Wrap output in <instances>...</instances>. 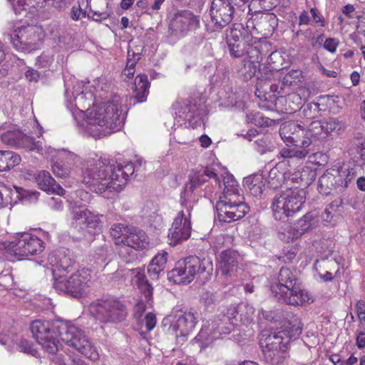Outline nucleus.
Segmentation results:
<instances>
[{"instance_id": "37", "label": "nucleus", "mask_w": 365, "mask_h": 365, "mask_svg": "<svg viewBox=\"0 0 365 365\" xmlns=\"http://www.w3.org/2000/svg\"><path fill=\"white\" fill-rule=\"evenodd\" d=\"M21 157L12 151L0 150V172H4L13 168L19 165Z\"/></svg>"}, {"instance_id": "24", "label": "nucleus", "mask_w": 365, "mask_h": 365, "mask_svg": "<svg viewBox=\"0 0 365 365\" xmlns=\"http://www.w3.org/2000/svg\"><path fill=\"white\" fill-rule=\"evenodd\" d=\"M48 261L53 267V275L54 279L61 277V276H66L68 274L73 267L74 261L64 253H53L49 255Z\"/></svg>"}, {"instance_id": "14", "label": "nucleus", "mask_w": 365, "mask_h": 365, "mask_svg": "<svg viewBox=\"0 0 365 365\" xmlns=\"http://www.w3.org/2000/svg\"><path fill=\"white\" fill-rule=\"evenodd\" d=\"M10 244L14 255L19 257L36 255L44 250L43 242L28 232L16 233Z\"/></svg>"}, {"instance_id": "31", "label": "nucleus", "mask_w": 365, "mask_h": 365, "mask_svg": "<svg viewBox=\"0 0 365 365\" xmlns=\"http://www.w3.org/2000/svg\"><path fill=\"white\" fill-rule=\"evenodd\" d=\"M168 252H162L156 255L148 266V273L151 279H158L163 272L167 261Z\"/></svg>"}, {"instance_id": "46", "label": "nucleus", "mask_w": 365, "mask_h": 365, "mask_svg": "<svg viewBox=\"0 0 365 365\" xmlns=\"http://www.w3.org/2000/svg\"><path fill=\"white\" fill-rule=\"evenodd\" d=\"M285 173L279 170L277 167L272 168L269 173L267 182L273 189H277L285 184Z\"/></svg>"}, {"instance_id": "4", "label": "nucleus", "mask_w": 365, "mask_h": 365, "mask_svg": "<svg viewBox=\"0 0 365 365\" xmlns=\"http://www.w3.org/2000/svg\"><path fill=\"white\" fill-rule=\"evenodd\" d=\"M225 186L216 204L217 217L220 222H231L242 218L249 211L238 182L227 172L222 175Z\"/></svg>"}, {"instance_id": "28", "label": "nucleus", "mask_w": 365, "mask_h": 365, "mask_svg": "<svg viewBox=\"0 0 365 365\" xmlns=\"http://www.w3.org/2000/svg\"><path fill=\"white\" fill-rule=\"evenodd\" d=\"M220 336L212 322L207 321L203 324L193 341L200 344L202 349H205L210 346Z\"/></svg>"}, {"instance_id": "3", "label": "nucleus", "mask_w": 365, "mask_h": 365, "mask_svg": "<svg viewBox=\"0 0 365 365\" xmlns=\"http://www.w3.org/2000/svg\"><path fill=\"white\" fill-rule=\"evenodd\" d=\"M86 119L78 125L86 134L95 138L120 130L125 120L121 98L114 95L111 98L93 104L88 108Z\"/></svg>"}, {"instance_id": "23", "label": "nucleus", "mask_w": 365, "mask_h": 365, "mask_svg": "<svg viewBox=\"0 0 365 365\" xmlns=\"http://www.w3.org/2000/svg\"><path fill=\"white\" fill-rule=\"evenodd\" d=\"M236 312L235 307H230L226 313L219 314L211 321L220 335L230 334L239 324Z\"/></svg>"}, {"instance_id": "51", "label": "nucleus", "mask_w": 365, "mask_h": 365, "mask_svg": "<svg viewBox=\"0 0 365 365\" xmlns=\"http://www.w3.org/2000/svg\"><path fill=\"white\" fill-rule=\"evenodd\" d=\"M243 32L248 34L247 31H245L241 25H237V27L231 29L226 34L227 44L230 43L245 41V38H247V34L243 36Z\"/></svg>"}, {"instance_id": "40", "label": "nucleus", "mask_w": 365, "mask_h": 365, "mask_svg": "<svg viewBox=\"0 0 365 365\" xmlns=\"http://www.w3.org/2000/svg\"><path fill=\"white\" fill-rule=\"evenodd\" d=\"M250 41H252V36L247 34V38H245V41L228 43L227 46L230 55L235 58L242 57L245 53L247 45Z\"/></svg>"}, {"instance_id": "42", "label": "nucleus", "mask_w": 365, "mask_h": 365, "mask_svg": "<svg viewBox=\"0 0 365 365\" xmlns=\"http://www.w3.org/2000/svg\"><path fill=\"white\" fill-rule=\"evenodd\" d=\"M190 237V230H169L168 244L175 246L187 240Z\"/></svg>"}, {"instance_id": "36", "label": "nucleus", "mask_w": 365, "mask_h": 365, "mask_svg": "<svg viewBox=\"0 0 365 365\" xmlns=\"http://www.w3.org/2000/svg\"><path fill=\"white\" fill-rule=\"evenodd\" d=\"M264 359L271 365H284L287 358V350L284 349H262Z\"/></svg>"}, {"instance_id": "52", "label": "nucleus", "mask_w": 365, "mask_h": 365, "mask_svg": "<svg viewBox=\"0 0 365 365\" xmlns=\"http://www.w3.org/2000/svg\"><path fill=\"white\" fill-rule=\"evenodd\" d=\"M52 170L56 177L66 178L70 175L72 168L70 165H66L63 160L55 162L52 159Z\"/></svg>"}, {"instance_id": "26", "label": "nucleus", "mask_w": 365, "mask_h": 365, "mask_svg": "<svg viewBox=\"0 0 365 365\" xmlns=\"http://www.w3.org/2000/svg\"><path fill=\"white\" fill-rule=\"evenodd\" d=\"M301 101L300 96L296 93L289 95L286 100L292 112H295L302 108V113L305 118L312 119L317 116L319 110V104L318 103H309L304 106H301Z\"/></svg>"}, {"instance_id": "17", "label": "nucleus", "mask_w": 365, "mask_h": 365, "mask_svg": "<svg viewBox=\"0 0 365 365\" xmlns=\"http://www.w3.org/2000/svg\"><path fill=\"white\" fill-rule=\"evenodd\" d=\"M36 29L35 26L30 25L16 29L10 36L11 42L14 48L24 52L36 49L40 43V37Z\"/></svg>"}, {"instance_id": "33", "label": "nucleus", "mask_w": 365, "mask_h": 365, "mask_svg": "<svg viewBox=\"0 0 365 365\" xmlns=\"http://www.w3.org/2000/svg\"><path fill=\"white\" fill-rule=\"evenodd\" d=\"M266 182L265 178L259 173L249 176L244 181L250 193L255 197H260L262 195Z\"/></svg>"}, {"instance_id": "39", "label": "nucleus", "mask_w": 365, "mask_h": 365, "mask_svg": "<svg viewBox=\"0 0 365 365\" xmlns=\"http://www.w3.org/2000/svg\"><path fill=\"white\" fill-rule=\"evenodd\" d=\"M142 217L148 222H158L161 217L157 214L158 212V205L153 201L146 202L142 208Z\"/></svg>"}, {"instance_id": "35", "label": "nucleus", "mask_w": 365, "mask_h": 365, "mask_svg": "<svg viewBox=\"0 0 365 365\" xmlns=\"http://www.w3.org/2000/svg\"><path fill=\"white\" fill-rule=\"evenodd\" d=\"M135 98L138 103L145 102L149 93L150 83L146 75H139L135 79Z\"/></svg>"}, {"instance_id": "21", "label": "nucleus", "mask_w": 365, "mask_h": 365, "mask_svg": "<svg viewBox=\"0 0 365 365\" xmlns=\"http://www.w3.org/2000/svg\"><path fill=\"white\" fill-rule=\"evenodd\" d=\"M177 117L175 121L180 125L195 128L199 123L200 119V113L199 108L194 100L185 99L178 103V107L176 108Z\"/></svg>"}, {"instance_id": "45", "label": "nucleus", "mask_w": 365, "mask_h": 365, "mask_svg": "<svg viewBox=\"0 0 365 365\" xmlns=\"http://www.w3.org/2000/svg\"><path fill=\"white\" fill-rule=\"evenodd\" d=\"M36 182L42 190L49 192L51 189H55L56 181L47 171L43 170L38 173Z\"/></svg>"}, {"instance_id": "34", "label": "nucleus", "mask_w": 365, "mask_h": 365, "mask_svg": "<svg viewBox=\"0 0 365 365\" xmlns=\"http://www.w3.org/2000/svg\"><path fill=\"white\" fill-rule=\"evenodd\" d=\"M53 153H56L59 159L63 160L66 165H70L72 169L82 163L80 157L74 153L67 151L66 150L56 151L54 148H52L50 146L46 148V151L45 153H43V155L48 154V155H51L53 157Z\"/></svg>"}, {"instance_id": "38", "label": "nucleus", "mask_w": 365, "mask_h": 365, "mask_svg": "<svg viewBox=\"0 0 365 365\" xmlns=\"http://www.w3.org/2000/svg\"><path fill=\"white\" fill-rule=\"evenodd\" d=\"M118 250V255L125 263H133L138 260V249L127 244H121Z\"/></svg>"}, {"instance_id": "64", "label": "nucleus", "mask_w": 365, "mask_h": 365, "mask_svg": "<svg viewBox=\"0 0 365 365\" xmlns=\"http://www.w3.org/2000/svg\"><path fill=\"white\" fill-rule=\"evenodd\" d=\"M36 0H17L16 5L14 6L16 13H20L21 10H27L31 7H35Z\"/></svg>"}, {"instance_id": "54", "label": "nucleus", "mask_w": 365, "mask_h": 365, "mask_svg": "<svg viewBox=\"0 0 365 365\" xmlns=\"http://www.w3.org/2000/svg\"><path fill=\"white\" fill-rule=\"evenodd\" d=\"M303 234L304 232H299V230H282L279 232L278 237L282 241L289 242L290 240L299 238Z\"/></svg>"}, {"instance_id": "56", "label": "nucleus", "mask_w": 365, "mask_h": 365, "mask_svg": "<svg viewBox=\"0 0 365 365\" xmlns=\"http://www.w3.org/2000/svg\"><path fill=\"white\" fill-rule=\"evenodd\" d=\"M297 249L294 247H286L282 250L278 256V259L284 263L292 262L297 255Z\"/></svg>"}, {"instance_id": "48", "label": "nucleus", "mask_w": 365, "mask_h": 365, "mask_svg": "<svg viewBox=\"0 0 365 365\" xmlns=\"http://www.w3.org/2000/svg\"><path fill=\"white\" fill-rule=\"evenodd\" d=\"M259 67V63L245 58L243 61V67L241 68V72L245 76V78L248 79L253 77L257 72L259 71V78L260 76V72H263L260 70Z\"/></svg>"}, {"instance_id": "58", "label": "nucleus", "mask_w": 365, "mask_h": 365, "mask_svg": "<svg viewBox=\"0 0 365 365\" xmlns=\"http://www.w3.org/2000/svg\"><path fill=\"white\" fill-rule=\"evenodd\" d=\"M324 127V134L327 135L336 130L341 128L340 122L335 118H329L326 120L322 121Z\"/></svg>"}, {"instance_id": "20", "label": "nucleus", "mask_w": 365, "mask_h": 365, "mask_svg": "<svg viewBox=\"0 0 365 365\" xmlns=\"http://www.w3.org/2000/svg\"><path fill=\"white\" fill-rule=\"evenodd\" d=\"M1 139L6 145L43 154V148L41 141H36L34 138L22 133L18 130H7L3 133Z\"/></svg>"}, {"instance_id": "30", "label": "nucleus", "mask_w": 365, "mask_h": 365, "mask_svg": "<svg viewBox=\"0 0 365 365\" xmlns=\"http://www.w3.org/2000/svg\"><path fill=\"white\" fill-rule=\"evenodd\" d=\"M287 320L283 324L284 329L281 331L285 332V336L292 339H297L302 334L303 324L300 319L293 313L286 314Z\"/></svg>"}, {"instance_id": "15", "label": "nucleus", "mask_w": 365, "mask_h": 365, "mask_svg": "<svg viewBox=\"0 0 365 365\" xmlns=\"http://www.w3.org/2000/svg\"><path fill=\"white\" fill-rule=\"evenodd\" d=\"M267 63L270 68L264 72H260V76L257 78V94L259 97L262 92L265 91L267 93V88L265 86L272 91H276V88L274 89V83L273 81L278 72L286 67L284 66L285 63L284 58L279 51L271 53L267 58Z\"/></svg>"}, {"instance_id": "16", "label": "nucleus", "mask_w": 365, "mask_h": 365, "mask_svg": "<svg viewBox=\"0 0 365 365\" xmlns=\"http://www.w3.org/2000/svg\"><path fill=\"white\" fill-rule=\"evenodd\" d=\"M197 313L192 311L170 316L169 332L174 334L178 342L183 343L193 331L197 322Z\"/></svg>"}, {"instance_id": "63", "label": "nucleus", "mask_w": 365, "mask_h": 365, "mask_svg": "<svg viewBox=\"0 0 365 365\" xmlns=\"http://www.w3.org/2000/svg\"><path fill=\"white\" fill-rule=\"evenodd\" d=\"M201 301L207 308H209L216 304L217 297L215 293L206 292L202 294Z\"/></svg>"}, {"instance_id": "49", "label": "nucleus", "mask_w": 365, "mask_h": 365, "mask_svg": "<svg viewBox=\"0 0 365 365\" xmlns=\"http://www.w3.org/2000/svg\"><path fill=\"white\" fill-rule=\"evenodd\" d=\"M282 157L287 158H297L302 160L305 158L309 154V150L305 148L296 147L283 148L280 151Z\"/></svg>"}, {"instance_id": "1", "label": "nucleus", "mask_w": 365, "mask_h": 365, "mask_svg": "<svg viewBox=\"0 0 365 365\" xmlns=\"http://www.w3.org/2000/svg\"><path fill=\"white\" fill-rule=\"evenodd\" d=\"M86 163L82 182L98 194L119 191L135 171L131 162L115 160L106 154L91 155Z\"/></svg>"}, {"instance_id": "11", "label": "nucleus", "mask_w": 365, "mask_h": 365, "mask_svg": "<svg viewBox=\"0 0 365 365\" xmlns=\"http://www.w3.org/2000/svg\"><path fill=\"white\" fill-rule=\"evenodd\" d=\"M208 178H214L215 182L221 185L217 173L210 168H205L202 172H196L190 175V180L185 184L180 195V204L186 210L192 211L198 200L195 189L204 184Z\"/></svg>"}, {"instance_id": "44", "label": "nucleus", "mask_w": 365, "mask_h": 365, "mask_svg": "<svg viewBox=\"0 0 365 365\" xmlns=\"http://www.w3.org/2000/svg\"><path fill=\"white\" fill-rule=\"evenodd\" d=\"M136 282L138 288L143 293L147 304H150L153 297V287L149 284L148 279L144 274L138 273L136 275Z\"/></svg>"}, {"instance_id": "61", "label": "nucleus", "mask_w": 365, "mask_h": 365, "mask_svg": "<svg viewBox=\"0 0 365 365\" xmlns=\"http://www.w3.org/2000/svg\"><path fill=\"white\" fill-rule=\"evenodd\" d=\"M53 61V55L48 53H43L36 58V65L41 68H49L51 66Z\"/></svg>"}, {"instance_id": "53", "label": "nucleus", "mask_w": 365, "mask_h": 365, "mask_svg": "<svg viewBox=\"0 0 365 365\" xmlns=\"http://www.w3.org/2000/svg\"><path fill=\"white\" fill-rule=\"evenodd\" d=\"M322 126V121H314L310 123L307 129L310 140L322 137V134L324 133Z\"/></svg>"}, {"instance_id": "9", "label": "nucleus", "mask_w": 365, "mask_h": 365, "mask_svg": "<svg viewBox=\"0 0 365 365\" xmlns=\"http://www.w3.org/2000/svg\"><path fill=\"white\" fill-rule=\"evenodd\" d=\"M91 275L88 269H82L72 273L69 277L56 278L53 288L59 292L78 297L83 295L91 283Z\"/></svg>"}, {"instance_id": "13", "label": "nucleus", "mask_w": 365, "mask_h": 365, "mask_svg": "<svg viewBox=\"0 0 365 365\" xmlns=\"http://www.w3.org/2000/svg\"><path fill=\"white\" fill-rule=\"evenodd\" d=\"M96 318L103 323H118L126 318L125 306L118 299L106 298L98 300L96 306Z\"/></svg>"}, {"instance_id": "43", "label": "nucleus", "mask_w": 365, "mask_h": 365, "mask_svg": "<svg viewBox=\"0 0 365 365\" xmlns=\"http://www.w3.org/2000/svg\"><path fill=\"white\" fill-rule=\"evenodd\" d=\"M246 121L259 127L270 126L273 123V120L272 119L264 116V115L260 112L255 111H252L247 114Z\"/></svg>"}, {"instance_id": "50", "label": "nucleus", "mask_w": 365, "mask_h": 365, "mask_svg": "<svg viewBox=\"0 0 365 365\" xmlns=\"http://www.w3.org/2000/svg\"><path fill=\"white\" fill-rule=\"evenodd\" d=\"M257 41V38H252V41H250L249 43H247L245 53L247 56L245 58L260 63L262 60V57L259 46L255 45Z\"/></svg>"}, {"instance_id": "5", "label": "nucleus", "mask_w": 365, "mask_h": 365, "mask_svg": "<svg viewBox=\"0 0 365 365\" xmlns=\"http://www.w3.org/2000/svg\"><path fill=\"white\" fill-rule=\"evenodd\" d=\"M271 291L277 301L288 305L302 306L311 300L296 273L287 267L280 269L277 282L271 285Z\"/></svg>"}, {"instance_id": "41", "label": "nucleus", "mask_w": 365, "mask_h": 365, "mask_svg": "<svg viewBox=\"0 0 365 365\" xmlns=\"http://www.w3.org/2000/svg\"><path fill=\"white\" fill-rule=\"evenodd\" d=\"M237 312L236 316L239 322L242 324H249L253 320L255 309L249 304H240L235 307Z\"/></svg>"}, {"instance_id": "7", "label": "nucleus", "mask_w": 365, "mask_h": 365, "mask_svg": "<svg viewBox=\"0 0 365 365\" xmlns=\"http://www.w3.org/2000/svg\"><path fill=\"white\" fill-rule=\"evenodd\" d=\"M306 200V192L298 187L287 188L273 198L272 209L277 220H284L299 212Z\"/></svg>"}, {"instance_id": "18", "label": "nucleus", "mask_w": 365, "mask_h": 365, "mask_svg": "<svg viewBox=\"0 0 365 365\" xmlns=\"http://www.w3.org/2000/svg\"><path fill=\"white\" fill-rule=\"evenodd\" d=\"M282 140L287 145L296 147L307 148L312 144L307 129L294 122H285L279 129Z\"/></svg>"}, {"instance_id": "19", "label": "nucleus", "mask_w": 365, "mask_h": 365, "mask_svg": "<svg viewBox=\"0 0 365 365\" xmlns=\"http://www.w3.org/2000/svg\"><path fill=\"white\" fill-rule=\"evenodd\" d=\"M115 245L127 244L135 249L148 247L149 239L143 230H110Z\"/></svg>"}, {"instance_id": "60", "label": "nucleus", "mask_w": 365, "mask_h": 365, "mask_svg": "<svg viewBox=\"0 0 365 365\" xmlns=\"http://www.w3.org/2000/svg\"><path fill=\"white\" fill-rule=\"evenodd\" d=\"M130 51L128 52V58L126 63V66L123 71V75L127 76L128 78L133 77L135 73V66L136 63L139 60V57L137 56L135 59L130 58Z\"/></svg>"}, {"instance_id": "32", "label": "nucleus", "mask_w": 365, "mask_h": 365, "mask_svg": "<svg viewBox=\"0 0 365 365\" xmlns=\"http://www.w3.org/2000/svg\"><path fill=\"white\" fill-rule=\"evenodd\" d=\"M285 185H290V182L299 183L304 182L306 185H309L316 178V172L309 167H304L301 172L293 173H285Z\"/></svg>"}, {"instance_id": "25", "label": "nucleus", "mask_w": 365, "mask_h": 365, "mask_svg": "<svg viewBox=\"0 0 365 365\" xmlns=\"http://www.w3.org/2000/svg\"><path fill=\"white\" fill-rule=\"evenodd\" d=\"M259 344L262 349H288L289 339L285 336V332L279 330L269 334L263 333Z\"/></svg>"}, {"instance_id": "62", "label": "nucleus", "mask_w": 365, "mask_h": 365, "mask_svg": "<svg viewBox=\"0 0 365 365\" xmlns=\"http://www.w3.org/2000/svg\"><path fill=\"white\" fill-rule=\"evenodd\" d=\"M256 150L260 154H264L267 151L270 150V142L267 138H262L255 140V143Z\"/></svg>"}, {"instance_id": "12", "label": "nucleus", "mask_w": 365, "mask_h": 365, "mask_svg": "<svg viewBox=\"0 0 365 365\" xmlns=\"http://www.w3.org/2000/svg\"><path fill=\"white\" fill-rule=\"evenodd\" d=\"M168 32L170 35L182 37L200 26L199 18L189 10H173L168 16Z\"/></svg>"}, {"instance_id": "47", "label": "nucleus", "mask_w": 365, "mask_h": 365, "mask_svg": "<svg viewBox=\"0 0 365 365\" xmlns=\"http://www.w3.org/2000/svg\"><path fill=\"white\" fill-rule=\"evenodd\" d=\"M191 211H180L174 218L172 228H192Z\"/></svg>"}, {"instance_id": "6", "label": "nucleus", "mask_w": 365, "mask_h": 365, "mask_svg": "<svg viewBox=\"0 0 365 365\" xmlns=\"http://www.w3.org/2000/svg\"><path fill=\"white\" fill-rule=\"evenodd\" d=\"M212 272V262L210 258L200 259L190 255L179 260L175 267L168 273V278L175 284H187L197 275L204 273L210 275Z\"/></svg>"}, {"instance_id": "22", "label": "nucleus", "mask_w": 365, "mask_h": 365, "mask_svg": "<svg viewBox=\"0 0 365 365\" xmlns=\"http://www.w3.org/2000/svg\"><path fill=\"white\" fill-rule=\"evenodd\" d=\"M210 13L215 29H221L232 21L234 7L231 5L230 0H213Z\"/></svg>"}, {"instance_id": "29", "label": "nucleus", "mask_w": 365, "mask_h": 365, "mask_svg": "<svg viewBox=\"0 0 365 365\" xmlns=\"http://www.w3.org/2000/svg\"><path fill=\"white\" fill-rule=\"evenodd\" d=\"M240 259V254L234 250L228 249L220 254V267L222 274L227 275L232 272L238 265Z\"/></svg>"}, {"instance_id": "59", "label": "nucleus", "mask_w": 365, "mask_h": 365, "mask_svg": "<svg viewBox=\"0 0 365 365\" xmlns=\"http://www.w3.org/2000/svg\"><path fill=\"white\" fill-rule=\"evenodd\" d=\"M14 284V278L9 269H4L0 273V286L9 288Z\"/></svg>"}, {"instance_id": "57", "label": "nucleus", "mask_w": 365, "mask_h": 365, "mask_svg": "<svg viewBox=\"0 0 365 365\" xmlns=\"http://www.w3.org/2000/svg\"><path fill=\"white\" fill-rule=\"evenodd\" d=\"M302 76V72L299 70H292L289 71L282 79L283 86H292L293 83L299 81Z\"/></svg>"}, {"instance_id": "10", "label": "nucleus", "mask_w": 365, "mask_h": 365, "mask_svg": "<svg viewBox=\"0 0 365 365\" xmlns=\"http://www.w3.org/2000/svg\"><path fill=\"white\" fill-rule=\"evenodd\" d=\"M356 175L354 168L333 167L327 169L319 179L320 192L325 195L336 188H345Z\"/></svg>"}, {"instance_id": "2", "label": "nucleus", "mask_w": 365, "mask_h": 365, "mask_svg": "<svg viewBox=\"0 0 365 365\" xmlns=\"http://www.w3.org/2000/svg\"><path fill=\"white\" fill-rule=\"evenodd\" d=\"M30 329L34 338L48 353L55 354L58 351L61 339L92 361L99 357L98 351L83 332L73 325L59 320H36L31 324Z\"/></svg>"}, {"instance_id": "55", "label": "nucleus", "mask_w": 365, "mask_h": 365, "mask_svg": "<svg viewBox=\"0 0 365 365\" xmlns=\"http://www.w3.org/2000/svg\"><path fill=\"white\" fill-rule=\"evenodd\" d=\"M318 222L317 218V214L315 212H307L303 216L299 221V226L304 228H311L312 226L316 225Z\"/></svg>"}, {"instance_id": "8", "label": "nucleus", "mask_w": 365, "mask_h": 365, "mask_svg": "<svg viewBox=\"0 0 365 365\" xmlns=\"http://www.w3.org/2000/svg\"><path fill=\"white\" fill-rule=\"evenodd\" d=\"M91 195L83 190L76 192V198L70 203V212L71 215V227L86 226L88 228H96L103 226L106 217L103 215L94 214L88 209L84 208L86 204L90 200Z\"/></svg>"}, {"instance_id": "27", "label": "nucleus", "mask_w": 365, "mask_h": 365, "mask_svg": "<svg viewBox=\"0 0 365 365\" xmlns=\"http://www.w3.org/2000/svg\"><path fill=\"white\" fill-rule=\"evenodd\" d=\"M75 92L77 94L74 96V104L70 103V108L73 110V107L78 110L77 113H73V117L75 120L78 122L77 115L83 116L84 119H86V113L88 108H91L90 106L93 103H97L96 101H93V96L91 92H84L83 91H81V93H78L77 91H73L72 95H75Z\"/></svg>"}]
</instances>
